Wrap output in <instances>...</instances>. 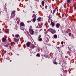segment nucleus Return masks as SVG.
<instances>
[{"mask_svg": "<svg viewBox=\"0 0 76 76\" xmlns=\"http://www.w3.org/2000/svg\"><path fill=\"white\" fill-rule=\"evenodd\" d=\"M14 41L15 42H18L19 41V40L20 39V35H19L18 34H16L14 36Z\"/></svg>", "mask_w": 76, "mask_h": 76, "instance_id": "obj_1", "label": "nucleus"}, {"mask_svg": "<svg viewBox=\"0 0 76 76\" xmlns=\"http://www.w3.org/2000/svg\"><path fill=\"white\" fill-rule=\"evenodd\" d=\"M4 47H9V45H10V43L9 42V40H6L4 43Z\"/></svg>", "mask_w": 76, "mask_h": 76, "instance_id": "obj_2", "label": "nucleus"}, {"mask_svg": "<svg viewBox=\"0 0 76 76\" xmlns=\"http://www.w3.org/2000/svg\"><path fill=\"white\" fill-rule=\"evenodd\" d=\"M48 31L50 32L52 34H54L56 32L52 28H49L48 30Z\"/></svg>", "mask_w": 76, "mask_h": 76, "instance_id": "obj_3", "label": "nucleus"}, {"mask_svg": "<svg viewBox=\"0 0 76 76\" xmlns=\"http://www.w3.org/2000/svg\"><path fill=\"white\" fill-rule=\"evenodd\" d=\"M41 35H39L38 37V40L39 41H41L42 40V39L41 38Z\"/></svg>", "mask_w": 76, "mask_h": 76, "instance_id": "obj_4", "label": "nucleus"}, {"mask_svg": "<svg viewBox=\"0 0 76 76\" xmlns=\"http://www.w3.org/2000/svg\"><path fill=\"white\" fill-rule=\"evenodd\" d=\"M31 44V42H28L26 44L27 46L28 47H29V46Z\"/></svg>", "mask_w": 76, "mask_h": 76, "instance_id": "obj_5", "label": "nucleus"}, {"mask_svg": "<svg viewBox=\"0 0 76 76\" xmlns=\"http://www.w3.org/2000/svg\"><path fill=\"white\" fill-rule=\"evenodd\" d=\"M20 27H21V26H25V24H24V23L23 22H21L20 23Z\"/></svg>", "mask_w": 76, "mask_h": 76, "instance_id": "obj_6", "label": "nucleus"}, {"mask_svg": "<svg viewBox=\"0 0 76 76\" xmlns=\"http://www.w3.org/2000/svg\"><path fill=\"white\" fill-rule=\"evenodd\" d=\"M60 24L59 23H57L56 24V27L57 28H58L59 27H60Z\"/></svg>", "mask_w": 76, "mask_h": 76, "instance_id": "obj_7", "label": "nucleus"}, {"mask_svg": "<svg viewBox=\"0 0 76 76\" xmlns=\"http://www.w3.org/2000/svg\"><path fill=\"white\" fill-rule=\"evenodd\" d=\"M35 47V45H31L30 46V48H32V49H34Z\"/></svg>", "mask_w": 76, "mask_h": 76, "instance_id": "obj_8", "label": "nucleus"}, {"mask_svg": "<svg viewBox=\"0 0 76 76\" xmlns=\"http://www.w3.org/2000/svg\"><path fill=\"white\" fill-rule=\"evenodd\" d=\"M2 40L3 42H5V41H6L7 40H6V38L3 37L2 39Z\"/></svg>", "mask_w": 76, "mask_h": 76, "instance_id": "obj_9", "label": "nucleus"}, {"mask_svg": "<svg viewBox=\"0 0 76 76\" xmlns=\"http://www.w3.org/2000/svg\"><path fill=\"white\" fill-rule=\"evenodd\" d=\"M5 33L6 34H9V30L8 29H7L5 31Z\"/></svg>", "mask_w": 76, "mask_h": 76, "instance_id": "obj_10", "label": "nucleus"}, {"mask_svg": "<svg viewBox=\"0 0 76 76\" xmlns=\"http://www.w3.org/2000/svg\"><path fill=\"white\" fill-rule=\"evenodd\" d=\"M41 18L39 17L37 18V20L38 22H40L41 21Z\"/></svg>", "mask_w": 76, "mask_h": 76, "instance_id": "obj_11", "label": "nucleus"}, {"mask_svg": "<svg viewBox=\"0 0 76 76\" xmlns=\"http://www.w3.org/2000/svg\"><path fill=\"white\" fill-rule=\"evenodd\" d=\"M51 25L52 26H54L55 25V23H53V22H52L51 23Z\"/></svg>", "mask_w": 76, "mask_h": 76, "instance_id": "obj_12", "label": "nucleus"}, {"mask_svg": "<svg viewBox=\"0 0 76 76\" xmlns=\"http://www.w3.org/2000/svg\"><path fill=\"white\" fill-rule=\"evenodd\" d=\"M56 10V9H55L53 10V15H54V13H55Z\"/></svg>", "mask_w": 76, "mask_h": 76, "instance_id": "obj_13", "label": "nucleus"}, {"mask_svg": "<svg viewBox=\"0 0 76 76\" xmlns=\"http://www.w3.org/2000/svg\"><path fill=\"white\" fill-rule=\"evenodd\" d=\"M67 1L68 3H70L72 2L71 0H67Z\"/></svg>", "mask_w": 76, "mask_h": 76, "instance_id": "obj_14", "label": "nucleus"}, {"mask_svg": "<svg viewBox=\"0 0 76 76\" xmlns=\"http://www.w3.org/2000/svg\"><path fill=\"white\" fill-rule=\"evenodd\" d=\"M53 37H54V38H55V39L57 38V35H56V34H55V35L53 36Z\"/></svg>", "mask_w": 76, "mask_h": 76, "instance_id": "obj_15", "label": "nucleus"}, {"mask_svg": "<svg viewBox=\"0 0 76 76\" xmlns=\"http://www.w3.org/2000/svg\"><path fill=\"white\" fill-rule=\"evenodd\" d=\"M31 35H33V34H34V30H33L31 29Z\"/></svg>", "mask_w": 76, "mask_h": 76, "instance_id": "obj_16", "label": "nucleus"}, {"mask_svg": "<svg viewBox=\"0 0 76 76\" xmlns=\"http://www.w3.org/2000/svg\"><path fill=\"white\" fill-rule=\"evenodd\" d=\"M37 17V16H36V15L35 14H33V16L32 17V18H36Z\"/></svg>", "mask_w": 76, "mask_h": 76, "instance_id": "obj_17", "label": "nucleus"}, {"mask_svg": "<svg viewBox=\"0 0 76 76\" xmlns=\"http://www.w3.org/2000/svg\"><path fill=\"white\" fill-rule=\"evenodd\" d=\"M53 64H58V63L56 62H55V61H53Z\"/></svg>", "mask_w": 76, "mask_h": 76, "instance_id": "obj_18", "label": "nucleus"}, {"mask_svg": "<svg viewBox=\"0 0 76 76\" xmlns=\"http://www.w3.org/2000/svg\"><path fill=\"white\" fill-rule=\"evenodd\" d=\"M15 12H16V11L14 10L12 12L11 14H14Z\"/></svg>", "mask_w": 76, "mask_h": 76, "instance_id": "obj_19", "label": "nucleus"}, {"mask_svg": "<svg viewBox=\"0 0 76 76\" xmlns=\"http://www.w3.org/2000/svg\"><path fill=\"white\" fill-rule=\"evenodd\" d=\"M36 56H37V57H40V55H39V53H37L36 55Z\"/></svg>", "mask_w": 76, "mask_h": 76, "instance_id": "obj_20", "label": "nucleus"}, {"mask_svg": "<svg viewBox=\"0 0 76 76\" xmlns=\"http://www.w3.org/2000/svg\"><path fill=\"white\" fill-rule=\"evenodd\" d=\"M36 18H33V22H35V21L36 20Z\"/></svg>", "mask_w": 76, "mask_h": 76, "instance_id": "obj_21", "label": "nucleus"}, {"mask_svg": "<svg viewBox=\"0 0 76 76\" xmlns=\"http://www.w3.org/2000/svg\"><path fill=\"white\" fill-rule=\"evenodd\" d=\"M44 3H45V2H44V1H43L42 2V5H43V4H44Z\"/></svg>", "mask_w": 76, "mask_h": 76, "instance_id": "obj_22", "label": "nucleus"}, {"mask_svg": "<svg viewBox=\"0 0 76 76\" xmlns=\"http://www.w3.org/2000/svg\"><path fill=\"white\" fill-rule=\"evenodd\" d=\"M14 43L13 42H12L11 43V46H12V45H14Z\"/></svg>", "mask_w": 76, "mask_h": 76, "instance_id": "obj_23", "label": "nucleus"}, {"mask_svg": "<svg viewBox=\"0 0 76 76\" xmlns=\"http://www.w3.org/2000/svg\"><path fill=\"white\" fill-rule=\"evenodd\" d=\"M48 18L49 20H51V16H50V15H49V16H48Z\"/></svg>", "mask_w": 76, "mask_h": 76, "instance_id": "obj_24", "label": "nucleus"}, {"mask_svg": "<svg viewBox=\"0 0 76 76\" xmlns=\"http://www.w3.org/2000/svg\"><path fill=\"white\" fill-rule=\"evenodd\" d=\"M69 37H71V33H69Z\"/></svg>", "mask_w": 76, "mask_h": 76, "instance_id": "obj_25", "label": "nucleus"}, {"mask_svg": "<svg viewBox=\"0 0 76 76\" xmlns=\"http://www.w3.org/2000/svg\"><path fill=\"white\" fill-rule=\"evenodd\" d=\"M63 43H64L63 41H62V42H61V44H63Z\"/></svg>", "mask_w": 76, "mask_h": 76, "instance_id": "obj_26", "label": "nucleus"}, {"mask_svg": "<svg viewBox=\"0 0 76 76\" xmlns=\"http://www.w3.org/2000/svg\"><path fill=\"white\" fill-rule=\"evenodd\" d=\"M57 49H58V50H60V48L58 47L57 48Z\"/></svg>", "mask_w": 76, "mask_h": 76, "instance_id": "obj_27", "label": "nucleus"}, {"mask_svg": "<svg viewBox=\"0 0 76 76\" xmlns=\"http://www.w3.org/2000/svg\"><path fill=\"white\" fill-rule=\"evenodd\" d=\"M31 22L30 21H27L28 23H29V22Z\"/></svg>", "mask_w": 76, "mask_h": 76, "instance_id": "obj_28", "label": "nucleus"}, {"mask_svg": "<svg viewBox=\"0 0 76 76\" xmlns=\"http://www.w3.org/2000/svg\"><path fill=\"white\" fill-rule=\"evenodd\" d=\"M4 53H6V51H4Z\"/></svg>", "mask_w": 76, "mask_h": 76, "instance_id": "obj_29", "label": "nucleus"}, {"mask_svg": "<svg viewBox=\"0 0 76 76\" xmlns=\"http://www.w3.org/2000/svg\"><path fill=\"white\" fill-rule=\"evenodd\" d=\"M41 31H42V29H41L40 30L39 32H41Z\"/></svg>", "mask_w": 76, "mask_h": 76, "instance_id": "obj_30", "label": "nucleus"}, {"mask_svg": "<svg viewBox=\"0 0 76 76\" xmlns=\"http://www.w3.org/2000/svg\"><path fill=\"white\" fill-rule=\"evenodd\" d=\"M39 27L41 28V26H39Z\"/></svg>", "mask_w": 76, "mask_h": 76, "instance_id": "obj_31", "label": "nucleus"}, {"mask_svg": "<svg viewBox=\"0 0 76 76\" xmlns=\"http://www.w3.org/2000/svg\"><path fill=\"white\" fill-rule=\"evenodd\" d=\"M17 56H19V54H17Z\"/></svg>", "mask_w": 76, "mask_h": 76, "instance_id": "obj_32", "label": "nucleus"}, {"mask_svg": "<svg viewBox=\"0 0 76 76\" xmlns=\"http://www.w3.org/2000/svg\"><path fill=\"white\" fill-rule=\"evenodd\" d=\"M74 9H76V7H75Z\"/></svg>", "mask_w": 76, "mask_h": 76, "instance_id": "obj_33", "label": "nucleus"}, {"mask_svg": "<svg viewBox=\"0 0 76 76\" xmlns=\"http://www.w3.org/2000/svg\"><path fill=\"white\" fill-rule=\"evenodd\" d=\"M33 13H35V12H34V11H33Z\"/></svg>", "mask_w": 76, "mask_h": 76, "instance_id": "obj_34", "label": "nucleus"}, {"mask_svg": "<svg viewBox=\"0 0 76 76\" xmlns=\"http://www.w3.org/2000/svg\"><path fill=\"white\" fill-rule=\"evenodd\" d=\"M10 61L11 62V61H12V60H10Z\"/></svg>", "mask_w": 76, "mask_h": 76, "instance_id": "obj_35", "label": "nucleus"}, {"mask_svg": "<svg viewBox=\"0 0 76 76\" xmlns=\"http://www.w3.org/2000/svg\"><path fill=\"white\" fill-rule=\"evenodd\" d=\"M30 28H32V26H30Z\"/></svg>", "mask_w": 76, "mask_h": 76, "instance_id": "obj_36", "label": "nucleus"}, {"mask_svg": "<svg viewBox=\"0 0 76 76\" xmlns=\"http://www.w3.org/2000/svg\"><path fill=\"white\" fill-rule=\"evenodd\" d=\"M58 64H60V62L59 63H58Z\"/></svg>", "mask_w": 76, "mask_h": 76, "instance_id": "obj_37", "label": "nucleus"}, {"mask_svg": "<svg viewBox=\"0 0 76 76\" xmlns=\"http://www.w3.org/2000/svg\"><path fill=\"white\" fill-rule=\"evenodd\" d=\"M68 32L67 31H66V33H68Z\"/></svg>", "mask_w": 76, "mask_h": 76, "instance_id": "obj_38", "label": "nucleus"}, {"mask_svg": "<svg viewBox=\"0 0 76 76\" xmlns=\"http://www.w3.org/2000/svg\"><path fill=\"white\" fill-rule=\"evenodd\" d=\"M0 13H1V12H0Z\"/></svg>", "mask_w": 76, "mask_h": 76, "instance_id": "obj_39", "label": "nucleus"}, {"mask_svg": "<svg viewBox=\"0 0 76 76\" xmlns=\"http://www.w3.org/2000/svg\"><path fill=\"white\" fill-rule=\"evenodd\" d=\"M68 47V48H69V47Z\"/></svg>", "mask_w": 76, "mask_h": 76, "instance_id": "obj_40", "label": "nucleus"}]
</instances>
